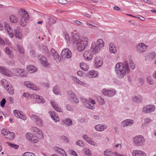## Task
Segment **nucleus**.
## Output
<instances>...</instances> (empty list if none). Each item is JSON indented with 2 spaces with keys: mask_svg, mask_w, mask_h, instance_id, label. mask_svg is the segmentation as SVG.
<instances>
[{
  "mask_svg": "<svg viewBox=\"0 0 156 156\" xmlns=\"http://www.w3.org/2000/svg\"><path fill=\"white\" fill-rule=\"evenodd\" d=\"M115 71L119 78H123L125 76L126 73H129L130 72L129 63L127 61H125L123 62H119L115 65Z\"/></svg>",
  "mask_w": 156,
  "mask_h": 156,
  "instance_id": "obj_1",
  "label": "nucleus"
},
{
  "mask_svg": "<svg viewBox=\"0 0 156 156\" xmlns=\"http://www.w3.org/2000/svg\"><path fill=\"white\" fill-rule=\"evenodd\" d=\"M104 46V42L102 39H99L96 43L93 42L91 44V50L94 54H96L102 49Z\"/></svg>",
  "mask_w": 156,
  "mask_h": 156,
  "instance_id": "obj_2",
  "label": "nucleus"
},
{
  "mask_svg": "<svg viewBox=\"0 0 156 156\" xmlns=\"http://www.w3.org/2000/svg\"><path fill=\"white\" fill-rule=\"evenodd\" d=\"M89 40L88 36H83L81 37V42H77L76 44L77 50L80 51H83L87 46Z\"/></svg>",
  "mask_w": 156,
  "mask_h": 156,
  "instance_id": "obj_3",
  "label": "nucleus"
},
{
  "mask_svg": "<svg viewBox=\"0 0 156 156\" xmlns=\"http://www.w3.org/2000/svg\"><path fill=\"white\" fill-rule=\"evenodd\" d=\"M20 12L23 13L21 18L20 25L22 27H24L27 25L28 19L29 18V15L24 9H21Z\"/></svg>",
  "mask_w": 156,
  "mask_h": 156,
  "instance_id": "obj_4",
  "label": "nucleus"
},
{
  "mask_svg": "<svg viewBox=\"0 0 156 156\" xmlns=\"http://www.w3.org/2000/svg\"><path fill=\"white\" fill-rule=\"evenodd\" d=\"M145 140L142 135H140L134 137L133 139L134 144L137 146H141L144 144Z\"/></svg>",
  "mask_w": 156,
  "mask_h": 156,
  "instance_id": "obj_5",
  "label": "nucleus"
},
{
  "mask_svg": "<svg viewBox=\"0 0 156 156\" xmlns=\"http://www.w3.org/2000/svg\"><path fill=\"white\" fill-rule=\"evenodd\" d=\"M102 94L104 96L108 97H112L116 94V91L114 89L108 90L103 89L101 90Z\"/></svg>",
  "mask_w": 156,
  "mask_h": 156,
  "instance_id": "obj_6",
  "label": "nucleus"
},
{
  "mask_svg": "<svg viewBox=\"0 0 156 156\" xmlns=\"http://www.w3.org/2000/svg\"><path fill=\"white\" fill-rule=\"evenodd\" d=\"M61 55L63 58H70L72 57V53L67 48H65L62 50Z\"/></svg>",
  "mask_w": 156,
  "mask_h": 156,
  "instance_id": "obj_7",
  "label": "nucleus"
},
{
  "mask_svg": "<svg viewBox=\"0 0 156 156\" xmlns=\"http://www.w3.org/2000/svg\"><path fill=\"white\" fill-rule=\"evenodd\" d=\"M26 135L27 139L32 143H35L38 141V137L30 133H27Z\"/></svg>",
  "mask_w": 156,
  "mask_h": 156,
  "instance_id": "obj_8",
  "label": "nucleus"
},
{
  "mask_svg": "<svg viewBox=\"0 0 156 156\" xmlns=\"http://www.w3.org/2000/svg\"><path fill=\"white\" fill-rule=\"evenodd\" d=\"M155 109V106L153 105H148L143 107L142 111L145 113H149L154 111Z\"/></svg>",
  "mask_w": 156,
  "mask_h": 156,
  "instance_id": "obj_9",
  "label": "nucleus"
},
{
  "mask_svg": "<svg viewBox=\"0 0 156 156\" xmlns=\"http://www.w3.org/2000/svg\"><path fill=\"white\" fill-rule=\"evenodd\" d=\"M15 116L17 118L21 119L24 121L26 120V116L23 115L22 111L18 110H15L13 111Z\"/></svg>",
  "mask_w": 156,
  "mask_h": 156,
  "instance_id": "obj_10",
  "label": "nucleus"
},
{
  "mask_svg": "<svg viewBox=\"0 0 156 156\" xmlns=\"http://www.w3.org/2000/svg\"><path fill=\"white\" fill-rule=\"evenodd\" d=\"M4 28L8 33L9 37L11 38H12L14 37V34L12 33L13 31L12 28L10 27V26L8 23L6 22L4 23Z\"/></svg>",
  "mask_w": 156,
  "mask_h": 156,
  "instance_id": "obj_11",
  "label": "nucleus"
},
{
  "mask_svg": "<svg viewBox=\"0 0 156 156\" xmlns=\"http://www.w3.org/2000/svg\"><path fill=\"white\" fill-rule=\"evenodd\" d=\"M109 52L110 54H115L117 53L116 46L114 43L111 42L108 45Z\"/></svg>",
  "mask_w": 156,
  "mask_h": 156,
  "instance_id": "obj_12",
  "label": "nucleus"
},
{
  "mask_svg": "<svg viewBox=\"0 0 156 156\" xmlns=\"http://www.w3.org/2000/svg\"><path fill=\"white\" fill-rule=\"evenodd\" d=\"M25 85L28 88L35 90H39L40 89L36 85L34 84L32 82L26 81L24 82Z\"/></svg>",
  "mask_w": 156,
  "mask_h": 156,
  "instance_id": "obj_13",
  "label": "nucleus"
},
{
  "mask_svg": "<svg viewBox=\"0 0 156 156\" xmlns=\"http://www.w3.org/2000/svg\"><path fill=\"white\" fill-rule=\"evenodd\" d=\"M108 127L105 124H98L95 126V129L97 131L102 132L106 129Z\"/></svg>",
  "mask_w": 156,
  "mask_h": 156,
  "instance_id": "obj_14",
  "label": "nucleus"
},
{
  "mask_svg": "<svg viewBox=\"0 0 156 156\" xmlns=\"http://www.w3.org/2000/svg\"><path fill=\"white\" fill-rule=\"evenodd\" d=\"M30 118L32 120H34L40 126H41L43 123L42 120L38 115L32 114L30 116Z\"/></svg>",
  "mask_w": 156,
  "mask_h": 156,
  "instance_id": "obj_15",
  "label": "nucleus"
},
{
  "mask_svg": "<svg viewBox=\"0 0 156 156\" xmlns=\"http://www.w3.org/2000/svg\"><path fill=\"white\" fill-rule=\"evenodd\" d=\"M147 48V45L144 43H141L137 45L136 50L139 52L142 53L145 51Z\"/></svg>",
  "mask_w": 156,
  "mask_h": 156,
  "instance_id": "obj_16",
  "label": "nucleus"
},
{
  "mask_svg": "<svg viewBox=\"0 0 156 156\" xmlns=\"http://www.w3.org/2000/svg\"><path fill=\"white\" fill-rule=\"evenodd\" d=\"M15 73L17 76H20L23 77H27V73L23 69H16Z\"/></svg>",
  "mask_w": 156,
  "mask_h": 156,
  "instance_id": "obj_17",
  "label": "nucleus"
},
{
  "mask_svg": "<svg viewBox=\"0 0 156 156\" xmlns=\"http://www.w3.org/2000/svg\"><path fill=\"white\" fill-rule=\"evenodd\" d=\"M134 121L131 119H127L123 120L121 123L122 126L126 127L127 126H131L134 123Z\"/></svg>",
  "mask_w": 156,
  "mask_h": 156,
  "instance_id": "obj_18",
  "label": "nucleus"
},
{
  "mask_svg": "<svg viewBox=\"0 0 156 156\" xmlns=\"http://www.w3.org/2000/svg\"><path fill=\"white\" fill-rule=\"evenodd\" d=\"M14 33H13L15 35L16 38L21 40L23 37V36L21 30L19 27H16L14 30Z\"/></svg>",
  "mask_w": 156,
  "mask_h": 156,
  "instance_id": "obj_19",
  "label": "nucleus"
},
{
  "mask_svg": "<svg viewBox=\"0 0 156 156\" xmlns=\"http://www.w3.org/2000/svg\"><path fill=\"white\" fill-rule=\"evenodd\" d=\"M72 79L74 83L77 84H78L85 87H87L89 86V85L86 83L79 80L76 77L73 76Z\"/></svg>",
  "mask_w": 156,
  "mask_h": 156,
  "instance_id": "obj_20",
  "label": "nucleus"
},
{
  "mask_svg": "<svg viewBox=\"0 0 156 156\" xmlns=\"http://www.w3.org/2000/svg\"><path fill=\"white\" fill-rule=\"evenodd\" d=\"M38 59L41 61V64L47 67L48 64L47 62V58L41 55L38 56Z\"/></svg>",
  "mask_w": 156,
  "mask_h": 156,
  "instance_id": "obj_21",
  "label": "nucleus"
},
{
  "mask_svg": "<svg viewBox=\"0 0 156 156\" xmlns=\"http://www.w3.org/2000/svg\"><path fill=\"white\" fill-rule=\"evenodd\" d=\"M94 63L95 67L98 68L100 67L102 65L103 61L101 58L96 57L94 58Z\"/></svg>",
  "mask_w": 156,
  "mask_h": 156,
  "instance_id": "obj_22",
  "label": "nucleus"
},
{
  "mask_svg": "<svg viewBox=\"0 0 156 156\" xmlns=\"http://www.w3.org/2000/svg\"><path fill=\"white\" fill-rule=\"evenodd\" d=\"M133 156H146V153L141 150H134L132 153Z\"/></svg>",
  "mask_w": 156,
  "mask_h": 156,
  "instance_id": "obj_23",
  "label": "nucleus"
},
{
  "mask_svg": "<svg viewBox=\"0 0 156 156\" xmlns=\"http://www.w3.org/2000/svg\"><path fill=\"white\" fill-rule=\"evenodd\" d=\"M89 103L86 104L85 106L90 109H94L95 108L94 105L95 104V101L92 99H90L89 100Z\"/></svg>",
  "mask_w": 156,
  "mask_h": 156,
  "instance_id": "obj_24",
  "label": "nucleus"
},
{
  "mask_svg": "<svg viewBox=\"0 0 156 156\" xmlns=\"http://www.w3.org/2000/svg\"><path fill=\"white\" fill-rule=\"evenodd\" d=\"M33 98L36 100V101L38 103H43L45 100L42 97L38 95L34 94L32 95Z\"/></svg>",
  "mask_w": 156,
  "mask_h": 156,
  "instance_id": "obj_25",
  "label": "nucleus"
},
{
  "mask_svg": "<svg viewBox=\"0 0 156 156\" xmlns=\"http://www.w3.org/2000/svg\"><path fill=\"white\" fill-rule=\"evenodd\" d=\"M49 114L50 116L55 122H57L59 121V118L58 115L56 114L55 112L51 111L49 112Z\"/></svg>",
  "mask_w": 156,
  "mask_h": 156,
  "instance_id": "obj_26",
  "label": "nucleus"
},
{
  "mask_svg": "<svg viewBox=\"0 0 156 156\" xmlns=\"http://www.w3.org/2000/svg\"><path fill=\"white\" fill-rule=\"evenodd\" d=\"M51 52L52 53L54 59L56 61H59L61 60V58L54 49L51 48Z\"/></svg>",
  "mask_w": 156,
  "mask_h": 156,
  "instance_id": "obj_27",
  "label": "nucleus"
},
{
  "mask_svg": "<svg viewBox=\"0 0 156 156\" xmlns=\"http://www.w3.org/2000/svg\"><path fill=\"white\" fill-rule=\"evenodd\" d=\"M81 37H80L77 34L75 33L71 38V41L77 44V42H81Z\"/></svg>",
  "mask_w": 156,
  "mask_h": 156,
  "instance_id": "obj_28",
  "label": "nucleus"
},
{
  "mask_svg": "<svg viewBox=\"0 0 156 156\" xmlns=\"http://www.w3.org/2000/svg\"><path fill=\"white\" fill-rule=\"evenodd\" d=\"M55 151L60 154L62 156H67V154L66 151L58 147H56L54 148Z\"/></svg>",
  "mask_w": 156,
  "mask_h": 156,
  "instance_id": "obj_29",
  "label": "nucleus"
},
{
  "mask_svg": "<svg viewBox=\"0 0 156 156\" xmlns=\"http://www.w3.org/2000/svg\"><path fill=\"white\" fill-rule=\"evenodd\" d=\"M51 103L54 109L58 112H62L61 108L58 106L57 103L53 100H51Z\"/></svg>",
  "mask_w": 156,
  "mask_h": 156,
  "instance_id": "obj_30",
  "label": "nucleus"
},
{
  "mask_svg": "<svg viewBox=\"0 0 156 156\" xmlns=\"http://www.w3.org/2000/svg\"><path fill=\"white\" fill-rule=\"evenodd\" d=\"M98 72L95 70H92L89 72L88 73V76L90 78H94L98 76Z\"/></svg>",
  "mask_w": 156,
  "mask_h": 156,
  "instance_id": "obj_31",
  "label": "nucleus"
},
{
  "mask_svg": "<svg viewBox=\"0 0 156 156\" xmlns=\"http://www.w3.org/2000/svg\"><path fill=\"white\" fill-rule=\"evenodd\" d=\"M83 56L85 59L87 60H90L93 58L92 53L88 51H86L84 52L83 54Z\"/></svg>",
  "mask_w": 156,
  "mask_h": 156,
  "instance_id": "obj_32",
  "label": "nucleus"
},
{
  "mask_svg": "<svg viewBox=\"0 0 156 156\" xmlns=\"http://www.w3.org/2000/svg\"><path fill=\"white\" fill-rule=\"evenodd\" d=\"M62 122L68 126H71L73 124V122L72 119L69 118H66L63 119Z\"/></svg>",
  "mask_w": 156,
  "mask_h": 156,
  "instance_id": "obj_33",
  "label": "nucleus"
},
{
  "mask_svg": "<svg viewBox=\"0 0 156 156\" xmlns=\"http://www.w3.org/2000/svg\"><path fill=\"white\" fill-rule=\"evenodd\" d=\"M69 99L71 101H73L75 103H78L79 102L78 99L74 93H71V94L69 96Z\"/></svg>",
  "mask_w": 156,
  "mask_h": 156,
  "instance_id": "obj_34",
  "label": "nucleus"
},
{
  "mask_svg": "<svg viewBox=\"0 0 156 156\" xmlns=\"http://www.w3.org/2000/svg\"><path fill=\"white\" fill-rule=\"evenodd\" d=\"M5 52L11 58H13L14 57V55L12 51L8 47H6L5 49Z\"/></svg>",
  "mask_w": 156,
  "mask_h": 156,
  "instance_id": "obj_35",
  "label": "nucleus"
},
{
  "mask_svg": "<svg viewBox=\"0 0 156 156\" xmlns=\"http://www.w3.org/2000/svg\"><path fill=\"white\" fill-rule=\"evenodd\" d=\"M60 87L57 85L55 86L53 88V91L55 94L56 95H61V92L59 90Z\"/></svg>",
  "mask_w": 156,
  "mask_h": 156,
  "instance_id": "obj_36",
  "label": "nucleus"
},
{
  "mask_svg": "<svg viewBox=\"0 0 156 156\" xmlns=\"http://www.w3.org/2000/svg\"><path fill=\"white\" fill-rule=\"evenodd\" d=\"M27 69L28 71L30 73H32L37 71V69L35 66L32 65L27 66Z\"/></svg>",
  "mask_w": 156,
  "mask_h": 156,
  "instance_id": "obj_37",
  "label": "nucleus"
},
{
  "mask_svg": "<svg viewBox=\"0 0 156 156\" xmlns=\"http://www.w3.org/2000/svg\"><path fill=\"white\" fill-rule=\"evenodd\" d=\"M32 130L35 132V133L38 135V136H40L42 134L41 130L37 127H33Z\"/></svg>",
  "mask_w": 156,
  "mask_h": 156,
  "instance_id": "obj_38",
  "label": "nucleus"
},
{
  "mask_svg": "<svg viewBox=\"0 0 156 156\" xmlns=\"http://www.w3.org/2000/svg\"><path fill=\"white\" fill-rule=\"evenodd\" d=\"M1 83L5 88L9 87L10 85L9 83L4 79H2L1 80Z\"/></svg>",
  "mask_w": 156,
  "mask_h": 156,
  "instance_id": "obj_39",
  "label": "nucleus"
},
{
  "mask_svg": "<svg viewBox=\"0 0 156 156\" xmlns=\"http://www.w3.org/2000/svg\"><path fill=\"white\" fill-rule=\"evenodd\" d=\"M80 66L81 69L84 71H87L89 69L88 66L84 63H80Z\"/></svg>",
  "mask_w": 156,
  "mask_h": 156,
  "instance_id": "obj_40",
  "label": "nucleus"
},
{
  "mask_svg": "<svg viewBox=\"0 0 156 156\" xmlns=\"http://www.w3.org/2000/svg\"><path fill=\"white\" fill-rule=\"evenodd\" d=\"M15 137L14 134L12 132H9L8 134L7 135L6 138L8 140H12Z\"/></svg>",
  "mask_w": 156,
  "mask_h": 156,
  "instance_id": "obj_41",
  "label": "nucleus"
},
{
  "mask_svg": "<svg viewBox=\"0 0 156 156\" xmlns=\"http://www.w3.org/2000/svg\"><path fill=\"white\" fill-rule=\"evenodd\" d=\"M17 47L19 53L23 54L24 53V51L23 47L19 44H17Z\"/></svg>",
  "mask_w": 156,
  "mask_h": 156,
  "instance_id": "obj_42",
  "label": "nucleus"
},
{
  "mask_svg": "<svg viewBox=\"0 0 156 156\" xmlns=\"http://www.w3.org/2000/svg\"><path fill=\"white\" fill-rule=\"evenodd\" d=\"M132 100L133 101L137 103H140L141 102V98L136 96H133L132 98Z\"/></svg>",
  "mask_w": 156,
  "mask_h": 156,
  "instance_id": "obj_43",
  "label": "nucleus"
},
{
  "mask_svg": "<svg viewBox=\"0 0 156 156\" xmlns=\"http://www.w3.org/2000/svg\"><path fill=\"white\" fill-rule=\"evenodd\" d=\"M10 21L13 23H16L18 22V19L13 15H12L9 17Z\"/></svg>",
  "mask_w": 156,
  "mask_h": 156,
  "instance_id": "obj_44",
  "label": "nucleus"
},
{
  "mask_svg": "<svg viewBox=\"0 0 156 156\" xmlns=\"http://www.w3.org/2000/svg\"><path fill=\"white\" fill-rule=\"evenodd\" d=\"M104 154L106 156H112L113 154L114 153L108 150H107L104 151Z\"/></svg>",
  "mask_w": 156,
  "mask_h": 156,
  "instance_id": "obj_45",
  "label": "nucleus"
},
{
  "mask_svg": "<svg viewBox=\"0 0 156 156\" xmlns=\"http://www.w3.org/2000/svg\"><path fill=\"white\" fill-rule=\"evenodd\" d=\"M147 79L148 83L151 85H153L154 84V81L151 76H148L147 77Z\"/></svg>",
  "mask_w": 156,
  "mask_h": 156,
  "instance_id": "obj_46",
  "label": "nucleus"
},
{
  "mask_svg": "<svg viewBox=\"0 0 156 156\" xmlns=\"http://www.w3.org/2000/svg\"><path fill=\"white\" fill-rule=\"evenodd\" d=\"M7 91L10 94H13L14 93V90L13 87H10V86L8 88H6Z\"/></svg>",
  "mask_w": 156,
  "mask_h": 156,
  "instance_id": "obj_47",
  "label": "nucleus"
},
{
  "mask_svg": "<svg viewBox=\"0 0 156 156\" xmlns=\"http://www.w3.org/2000/svg\"><path fill=\"white\" fill-rule=\"evenodd\" d=\"M76 145L81 147H83L85 145L84 144L81 140H77L76 142Z\"/></svg>",
  "mask_w": 156,
  "mask_h": 156,
  "instance_id": "obj_48",
  "label": "nucleus"
},
{
  "mask_svg": "<svg viewBox=\"0 0 156 156\" xmlns=\"http://www.w3.org/2000/svg\"><path fill=\"white\" fill-rule=\"evenodd\" d=\"M66 109L68 111H70L72 112H73L74 111V109L69 104H67L66 105Z\"/></svg>",
  "mask_w": 156,
  "mask_h": 156,
  "instance_id": "obj_49",
  "label": "nucleus"
},
{
  "mask_svg": "<svg viewBox=\"0 0 156 156\" xmlns=\"http://www.w3.org/2000/svg\"><path fill=\"white\" fill-rule=\"evenodd\" d=\"M5 72L6 73L4 75L5 76L9 77H11L13 76V74L12 72L9 69H8L7 71Z\"/></svg>",
  "mask_w": 156,
  "mask_h": 156,
  "instance_id": "obj_50",
  "label": "nucleus"
},
{
  "mask_svg": "<svg viewBox=\"0 0 156 156\" xmlns=\"http://www.w3.org/2000/svg\"><path fill=\"white\" fill-rule=\"evenodd\" d=\"M9 131L8 130L5 129H3L1 131L2 133L6 137L7 135L9 133Z\"/></svg>",
  "mask_w": 156,
  "mask_h": 156,
  "instance_id": "obj_51",
  "label": "nucleus"
},
{
  "mask_svg": "<svg viewBox=\"0 0 156 156\" xmlns=\"http://www.w3.org/2000/svg\"><path fill=\"white\" fill-rule=\"evenodd\" d=\"M87 142L93 146H97V143L92 139H90L89 140H88Z\"/></svg>",
  "mask_w": 156,
  "mask_h": 156,
  "instance_id": "obj_52",
  "label": "nucleus"
},
{
  "mask_svg": "<svg viewBox=\"0 0 156 156\" xmlns=\"http://www.w3.org/2000/svg\"><path fill=\"white\" fill-rule=\"evenodd\" d=\"M22 156H36L35 154L31 152H25L23 153L22 155Z\"/></svg>",
  "mask_w": 156,
  "mask_h": 156,
  "instance_id": "obj_53",
  "label": "nucleus"
},
{
  "mask_svg": "<svg viewBox=\"0 0 156 156\" xmlns=\"http://www.w3.org/2000/svg\"><path fill=\"white\" fill-rule=\"evenodd\" d=\"M84 151L85 153L88 156H91L92 154L91 152L89 149L85 148L84 149Z\"/></svg>",
  "mask_w": 156,
  "mask_h": 156,
  "instance_id": "obj_54",
  "label": "nucleus"
},
{
  "mask_svg": "<svg viewBox=\"0 0 156 156\" xmlns=\"http://www.w3.org/2000/svg\"><path fill=\"white\" fill-rule=\"evenodd\" d=\"M129 63L131 69L133 70L135 68V66L133 60L131 59H130L129 60Z\"/></svg>",
  "mask_w": 156,
  "mask_h": 156,
  "instance_id": "obj_55",
  "label": "nucleus"
},
{
  "mask_svg": "<svg viewBox=\"0 0 156 156\" xmlns=\"http://www.w3.org/2000/svg\"><path fill=\"white\" fill-rule=\"evenodd\" d=\"M56 18L55 17L50 18L49 20V21L48 22V23L52 24L55 23L56 22Z\"/></svg>",
  "mask_w": 156,
  "mask_h": 156,
  "instance_id": "obj_56",
  "label": "nucleus"
},
{
  "mask_svg": "<svg viewBox=\"0 0 156 156\" xmlns=\"http://www.w3.org/2000/svg\"><path fill=\"white\" fill-rule=\"evenodd\" d=\"M151 121L150 118L147 117L144 119V123L145 125H147L149 124Z\"/></svg>",
  "mask_w": 156,
  "mask_h": 156,
  "instance_id": "obj_57",
  "label": "nucleus"
},
{
  "mask_svg": "<svg viewBox=\"0 0 156 156\" xmlns=\"http://www.w3.org/2000/svg\"><path fill=\"white\" fill-rule=\"evenodd\" d=\"M30 56L32 58H34L36 57V55L34 50H30Z\"/></svg>",
  "mask_w": 156,
  "mask_h": 156,
  "instance_id": "obj_58",
  "label": "nucleus"
},
{
  "mask_svg": "<svg viewBox=\"0 0 156 156\" xmlns=\"http://www.w3.org/2000/svg\"><path fill=\"white\" fill-rule=\"evenodd\" d=\"M64 38L67 42H70L71 41V38L69 37L68 34L66 33L64 34Z\"/></svg>",
  "mask_w": 156,
  "mask_h": 156,
  "instance_id": "obj_59",
  "label": "nucleus"
},
{
  "mask_svg": "<svg viewBox=\"0 0 156 156\" xmlns=\"http://www.w3.org/2000/svg\"><path fill=\"white\" fill-rule=\"evenodd\" d=\"M155 56V53L154 52H151L148 55V57L149 58L151 59H154Z\"/></svg>",
  "mask_w": 156,
  "mask_h": 156,
  "instance_id": "obj_60",
  "label": "nucleus"
},
{
  "mask_svg": "<svg viewBox=\"0 0 156 156\" xmlns=\"http://www.w3.org/2000/svg\"><path fill=\"white\" fill-rule=\"evenodd\" d=\"M98 101L99 102L101 105H103L105 104L104 99L101 97H99L98 98Z\"/></svg>",
  "mask_w": 156,
  "mask_h": 156,
  "instance_id": "obj_61",
  "label": "nucleus"
},
{
  "mask_svg": "<svg viewBox=\"0 0 156 156\" xmlns=\"http://www.w3.org/2000/svg\"><path fill=\"white\" fill-rule=\"evenodd\" d=\"M23 97L26 98H29L30 97L33 98L32 95L31 96L30 94L28 93H24L23 94Z\"/></svg>",
  "mask_w": 156,
  "mask_h": 156,
  "instance_id": "obj_62",
  "label": "nucleus"
},
{
  "mask_svg": "<svg viewBox=\"0 0 156 156\" xmlns=\"http://www.w3.org/2000/svg\"><path fill=\"white\" fill-rule=\"evenodd\" d=\"M9 145V146L11 147L14 148L15 149H17L18 148L19 146L18 145L15 144H11L9 143L8 142L7 143Z\"/></svg>",
  "mask_w": 156,
  "mask_h": 156,
  "instance_id": "obj_63",
  "label": "nucleus"
},
{
  "mask_svg": "<svg viewBox=\"0 0 156 156\" xmlns=\"http://www.w3.org/2000/svg\"><path fill=\"white\" fill-rule=\"evenodd\" d=\"M6 102V100L5 98L2 99L0 102L1 106L2 107H4V105L5 104Z\"/></svg>",
  "mask_w": 156,
  "mask_h": 156,
  "instance_id": "obj_64",
  "label": "nucleus"
}]
</instances>
